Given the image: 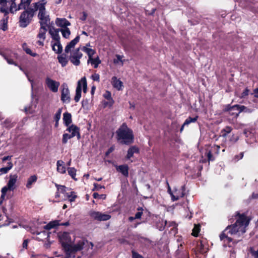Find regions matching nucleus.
Listing matches in <instances>:
<instances>
[{
    "instance_id": "f257e3e1",
    "label": "nucleus",
    "mask_w": 258,
    "mask_h": 258,
    "mask_svg": "<svg viewBox=\"0 0 258 258\" xmlns=\"http://www.w3.org/2000/svg\"><path fill=\"white\" fill-rule=\"evenodd\" d=\"M235 222L233 224L228 225L220 235L221 240L229 243L232 241L233 239L229 235H238L243 234L246 231V227L248 226L251 219L246 216L245 213L240 214L236 212L234 215Z\"/></svg>"
},
{
    "instance_id": "f03ea898",
    "label": "nucleus",
    "mask_w": 258,
    "mask_h": 258,
    "mask_svg": "<svg viewBox=\"0 0 258 258\" xmlns=\"http://www.w3.org/2000/svg\"><path fill=\"white\" fill-rule=\"evenodd\" d=\"M59 240L65 252L66 258H70L72 256L75 258V253L83 248L84 242L82 241H79L77 243L72 245L71 237L67 232H63L59 236Z\"/></svg>"
},
{
    "instance_id": "7ed1b4c3",
    "label": "nucleus",
    "mask_w": 258,
    "mask_h": 258,
    "mask_svg": "<svg viewBox=\"0 0 258 258\" xmlns=\"http://www.w3.org/2000/svg\"><path fill=\"white\" fill-rule=\"evenodd\" d=\"M116 139L120 144L130 145L133 143L134 136L133 131L126 123H123L116 131Z\"/></svg>"
},
{
    "instance_id": "20e7f679",
    "label": "nucleus",
    "mask_w": 258,
    "mask_h": 258,
    "mask_svg": "<svg viewBox=\"0 0 258 258\" xmlns=\"http://www.w3.org/2000/svg\"><path fill=\"white\" fill-rule=\"evenodd\" d=\"M46 2L45 0H41L38 2L33 3L32 6L34 7V14L38 11V18L40 26H48L50 24V17L45 9Z\"/></svg>"
},
{
    "instance_id": "39448f33",
    "label": "nucleus",
    "mask_w": 258,
    "mask_h": 258,
    "mask_svg": "<svg viewBox=\"0 0 258 258\" xmlns=\"http://www.w3.org/2000/svg\"><path fill=\"white\" fill-rule=\"evenodd\" d=\"M34 15L33 7V8H28L22 12L19 19V25L20 27H27L32 21Z\"/></svg>"
},
{
    "instance_id": "423d86ee",
    "label": "nucleus",
    "mask_w": 258,
    "mask_h": 258,
    "mask_svg": "<svg viewBox=\"0 0 258 258\" xmlns=\"http://www.w3.org/2000/svg\"><path fill=\"white\" fill-rule=\"evenodd\" d=\"M59 32H60L59 29H50L49 30V33L51 35V37L54 42L53 41L51 42V45L53 51H54L57 54H60L62 51V46L60 41V36L59 35Z\"/></svg>"
},
{
    "instance_id": "0eeeda50",
    "label": "nucleus",
    "mask_w": 258,
    "mask_h": 258,
    "mask_svg": "<svg viewBox=\"0 0 258 258\" xmlns=\"http://www.w3.org/2000/svg\"><path fill=\"white\" fill-rule=\"evenodd\" d=\"M18 176L17 174H10L9 180L7 185L4 186L1 189V199L4 200L5 199L8 191H13L16 188V183L18 180Z\"/></svg>"
},
{
    "instance_id": "6e6552de",
    "label": "nucleus",
    "mask_w": 258,
    "mask_h": 258,
    "mask_svg": "<svg viewBox=\"0 0 258 258\" xmlns=\"http://www.w3.org/2000/svg\"><path fill=\"white\" fill-rule=\"evenodd\" d=\"M80 50V47L76 48L71 53L69 57L71 62L76 66H78L80 64V59L83 56V54Z\"/></svg>"
},
{
    "instance_id": "1a4fd4ad",
    "label": "nucleus",
    "mask_w": 258,
    "mask_h": 258,
    "mask_svg": "<svg viewBox=\"0 0 258 258\" xmlns=\"http://www.w3.org/2000/svg\"><path fill=\"white\" fill-rule=\"evenodd\" d=\"M89 215L91 218L99 221H107L111 218V216L109 214L94 211H90Z\"/></svg>"
},
{
    "instance_id": "9d476101",
    "label": "nucleus",
    "mask_w": 258,
    "mask_h": 258,
    "mask_svg": "<svg viewBox=\"0 0 258 258\" xmlns=\"http://www.w3.org/2000/svg\"><path fill=\"white\" fill-rule=\"evenodd\" d=\"M239 105L236 104L231 106L230 104L226 105L223 111L225 112H228V113L233 116V117L237 118L240 114Z\"/></svg>"
},
{
    "instance_id": "9b49d317",
    "label": "nucleus",
    "mask_w": 258,
    "mask_h": 258,
    "mask_svg": "<svg viewBox=\"0 0 258 258\" xmlns=\"http://www.w3.org/2000/svg\"><path fill=\"white\" fill-rule=\"evenodd\" d=\"M61 88V100L63 103H69L71 101V97L67 84L66 83L62 84Z\"/></svg>"
},
{
    "instance_id": "f8f14e48",
    "label": "nucleus",
    "mask_w": 258,
    "mask_h": 258,
    "mask_svg": "<svg viewBox=\"0 0 258 258\" xmlns=\"http://www.w3.org/2000/svg\"><path fill=\"white\" fill-rule=\"evenodd\" d=\"M45 83L48 88L52 92L56 93L58 91V89L60 85L59 82L53 80L49 77H47L45 79Z\"/></svg>"
},
{
    "instance_id": "ddd939ff",
    "label": "nucleus",
    "mask_w": 258,
    "mask_h": 258,
    "mask_svg": "<svg viewBox=\"0 0 258 258\" xmlns=\"http://www.w3.org/2000/svg\"><path fill=\"white\" fill-rule=\"evenodd\" d=\"M185 185L181 186L179 189L174 188V196H173V199L172 201H176L180 198L183 197L185 195Z\"/></svg>"
},
{
    "instance_id": "4468645a",
    "label": "nucleus",
    "mask_w": 258,
    "mask_h": 258,
    "mask_svg": "<svg viewBox=\"0 0 258 258\" xmlns=\"http://www.w3.org/2000/svg\"><path fill=\"white\" fill-rule=\"evenodd\" d=\"M67 131L70 133H71V136L74 137H77V139L79 140L81 138V135L80 133V128L74 124H72L68 126Z\"/></svg>"
},
{
    "instance_id": "2eb2a0df",
    "label": "nucleus",
    "mask_w": 258,
    "mask_h": 258,
    "mask_svg": "<svg viewBox=\"0 0 258 258\" xmlns=\"http://www.w3.org/2000/svg\"><path fill=\"white\" fill-rule=\"evenodd\" d=\"M80 40V36L77 35L73 40L70 41L66 46L64 51L66 53H69L71 51V49L73 48L79 42Z\"/></svg>"
},
{
    "instance_id": "dca6fc26",
    "label": "nucleus",
    "mask_w": 258,
    "mask_h": 258,
    "mask_svg": "<svg viewBox=\"0 0 258 258\" xmlns=\"http://www.w3.org/2000/svg\"><path fill=\"white\" fill-rule=\"evenodd\" d=\"M56 25L62 28H67L71 25V23L66 18H57L55 20Z\"/></svg>"
},
{
    "instance_id": "f3484780",
    "label": "nucleus",
    "mask_w": 258,
    "mask_h": 258,
    "mask_svg": "<svg viewBox=\"0 0 258 258\" xmlns=\"http://www.w3.org/2000/svg\"><path fill=\"white\" fill-rule=\"evenodd\" d=\"M116 169L117 171L120 172L124 176H128V166L127 165H121L117 166Z\"/></svg>"
},
{
    "instance_id": "a211bd4d",
    "label": "nucleus",
    "mask_w": 258,
    "mask_h": 258,
    "mask_svg": "<svg viewBox=\"0 0 258 258\" xmlns=\"http://www.w3.org/2000/svg\"><path fill=\"white\" fill-rule=\"evenodd\" d=\"M197 249L201 253H206L208 250L206 242L204 240H201L198 243Z\"/></svg>"
},
{
    "instance_id": "6ab92c4d",
    "label": "nucleus",
    "mask_w": 258,
    "mask_h": 258,
    "mask_svg": "<svg viewBox=\"0 0 258 258\" xmlns=\"http://www.w3.org/2000/svg\"><path fill=\"white\" fill-rule=\"evenodd\" d=\"M112 85L114 88H116L118 90H121L122 87L123 86L122 82L117 79L116 77H113L112 78Z\"/></svg>"
},
{
    "instance_id": "aec40b11",
    "label": "nucleus",
    "mask_w": 258,
    "mask_h": 258,
    "mask_svg": "<svg viewBox=\"0 0 258 258\" xmlns=\"http://www.w3.org/2000/svg\"><path fill=\"white\" fill-rule=\"evenodd\" d=\"M63 121L64 124L66 126H69L71 125L70 124L72 123V115L70 113L66 112L63 113Z\"/></svg>"
},
{
    "instance_id": "412c9836",
    "label": "nucleus",
    "mask_w": 258,
    "mask_h": 258,
    "mask_svg": "<svg viewBox=\"0 0 258 258\" xmlns=\"http://www.w3.org/2000/svg\"><path fill=\"white\" fill-rule=\"evenodd\" d=\"M32 0H21L20 4L18 5V8L16 11L22 9L26 10L30 5Z\"/></svg>"
},
{
    "instance_id": "4be33fe9",
    "label": "nucleus",
    "mask_w": 258,
    "mask_h": 258,
    "mask_svg": "<svg viewBox=\"0 0 258 258\" xmlns=\"http://www.w3.org/2000/svg\"><path fill=\"white\" fill-rule=\"evenodd\" d=\"M139 152V149L136 146H132L127 150V153L126 155V159H130L132 158L135 153H138Z\"/></svg>"
},
{
    "instance_id": "5701e85b",
    "label": "nucleus",
    "mask_w": 258,
    "mask_h": 258,
    "mask_svg": "<svg viewBox=\"0 0 258 258\" xmlns=\"http://www.w3.org/2000/svg\"><path fill=\"white\" fill-rule=\"evenodd\" d=\"M82 93V86L80 82H78L77 86L76 89V94L74 97V100L76 102H78L81 97Z\"/></svg>"
},
{
    "instance_id": "b1692460",
    "label": "nucleus",
    "mask_w": 258,
    "mask_h": 258,
    "mask_svg": "<svg viewBox=\"0 0 258 258\" xmlns=\"http://www.w3.org/2000/svg\"><path fill=\"white\" fill-rule=\"evenodd\" d=\"M47 26H40L39 30V33L37 35V38L44 41L45 39V34L47 31L46 27Z\"/></svg>"
},
{
    "instance_id": "393cba45",
    "label": "nucleus",
    "mask_w": 258,
    "mask_h": 258,
    "mask_svg": "<svg viewBox=\"0 0 258 258\" xmlns=\"http://www.w3.org/2000/svg\"><path fill=\"white\" fill-rule=\"evenodd\" d=\"M59 225V220H54L49 222L47 225L44 226V229L47 230L57 227Z\"/></svg>"
},
{
    "instance_id": "a878e982",
    "label": "nucleus",
    "mask_w": 258,
    "mask_h": 258,
    "mask_svg": "<svg viewBox=\"0 0 258 258\" xmlns=\"http://www.w3.org/2000/svg\"><path fill=\"white\" fill-rule=\"evenodd\" d=\"M81 50L87 54L88 59H90V60H91V58L93 57V55L96 53L95 50L87 47L86 46H83L81 48Z\"/></svg>"
},
{
    "instance_id": "bb28decb",
    "label": "nucleus",
    "mask_w": 258,
    "mask_h": 258,
    "mask_svg": "<svg viewBox=\"0 0 258 258\" xmlns=\"http://www.w3.org/2000/svg\"><path fill=\"white\" fill-rule=\"evenodd\" d=\"M9 17H4L0 21V30L6 31L8 30Z\"/></svg>"
},
{
    "instance_id": "cd10ccee",
    "label": "nucleus",
    "mask_w": 258,
    "mask_h": 258,
    "mask_svg": "<svg viewBox=\"0 0 258 258\" xmlns=\"http://www.w3.org/2000/svg\"><path fill=\"white\" fill-rule=\"evenodd\" d=\"M37 179V176L36 175H31L30 176L26 184V186L27 188L30 189L32 187V185L33 183L36 182Z\"/></svg>"
},
{
    "instance_id": "c85d7f7f",
    "label": "nucleus",
    "mask_w": 258,
    "mask_h": 258,
    "mask_svg": "<svg viewBox=\"0 0 258 258\" xmlns=\"http://www.w3.org/2000/svg\"><path fill=\"white\" fill-rule=\"evenodd\" d=\"M57 59L62 67L67 66L68 60L66 54H62L60 55H58L57 56Z\"/></svg>"
},
{
    "instance_id": "c756f323",
    "label": "nucleus",
    "mask_w": 258,
    "mask_h": 258,
    "mask_svg": "<svg viewBox=\"0 0 258 258\" xmlns=\"http://www.w3.org/2000/svg\"><path fill=\"white\" fill-rule=\"evenodd\" d=\"M88 63H91L92 65H94V68H97L98 67V65L101 63V60H100L98 56L96 58L92 57L91 60L88 59Z\"/></svg>"
},
{
    "instance_id": "7c9ffc66",
    "label": "nucleus",
    "mask_w": 258,
    "mask_h": 258,
    "mask_svg": "<svg viewBox=\"0 0 258 258\" xmlns=\"http://www.w3.org/2000/svg\"><path fill=\"white\" fill-rule=\"evenodd\" d=\"M22 47L23 48V50L26 52V53L27 54L30 55L31 56L33 57H35L38 55L37 53L35 52H33L30 48H28L26 43H23Z\"/></svg>"
},
{
    "instance_id": "2f4dec72",
    "label": "nucleus",
    "mask_w": 258,
    "mask_h": 258,
    "mask_svg": "<svg viewBox=\"0 0 258 258\" xmlns=\"http://www.w3.org/2000/svg\"><path fill=\"white\" fill-rule=\"evenodd\" d=\"M60 32H61L62 36L65 38H69L71 34V31L70 29L67 27L66 28H61Z\"/></svg>"
},
{
    "instance_id": "473e14b6",
    "label": "nucleus",
    "mask_w": 258,
    "mask_h": 258,
    "mask_svg": "<svg viewBox=\"0 0 258 258\" xmlns=\"http://www.w3.org/2000/svg\"><path fill=\"white\" fill-rule=\"evenodd\" d=\"M78 82H80L81 86L82 85L83 92L86 93L87 91V83L86 78H82Z\"/></svg>"
},
{
    "instance_id": "72a5a7b5",
    "label": "nucleus",
    "mask_w": 258,
    "mask_h": 258,
    "mask_svg": "<svg viewBox=\"0 0 258 258\" xmlns=\"http://www.w3.org/2000/svg\"><path fill=\"white\" fill-rule=\"evenodd\" d=\"M232 131L231 127L229 126H226L225 128L221 131V136L223 137H226L228 134H229Z\"/></svg>"
},
{
    "instance_id": "f704fd0d",
    "label": "nucleus",
    "mask_w": 258,
    "mask_h": 258,
    "mask_svg": "<svg viewBox=\"0 0 258 258\" xmlns=\"http://www.w3.org/2000/svg\"><path fill=\"white\" fill-rule=\"evenodd\" d=\"M198 117V116H196L194 117H191L190 116L188 117L184 121L183 123V125H188L190 123L196 122Z\"/></svg>"
},
{
    "instance_id": "c9c22d12",
    "label": "nucleus",
    "mask_w": 258,
    "mask_h": 258,
    "mask_svg": "<svg viewBox=\"0 0 258 258\" xmlns=\"http://www.w3.org/2000/svg\"><path fill=\"white\" fill-rule=\"evenodd\" d=\"M239 109L240 113L241 112H245L247 113H251L253 111V109L248 108L244 105H239Z\"/></svg>"
},
{
    "instance_id": "e433bc0d",
    "label": "nucleus",
    "mask_w": 258,
    "mask_h": 258,
    "mask_svg": "<svg viewBox=\"0 0 258 258\" xmlns=\"http://www.w3.org/2000/svg\"><path fill=\"white\" fill-rule=\"evenodd\" d=\"M176 255L177 258H189L188 255L186 251L181 253L179 248L176 251Z\"/></svg>"
},
{
    "instance_id": "4c0bfd02",
    "label": "nucleus",
    "mask_w": 258,
    "mask_h": 258,
    "mask_svg": "<svg viewBox=\"0 0 258 258\" xmlns=\"http://www.w3.org/2000/svg\"><path fill=\"white\" fill-rule=\"evenodd\" d=\"M76 171V169L74 167H70L68 169V174L75 180H77V179L75 178Z\"/></svg>"
},
{
    "instance_id": "58836bf2",
    "label": "nucleus",
    "mask_w": 258,
    "mask_h": 258,
    "mask_svg": "<svg viewBox=\"0 0 258 258\" xmlns=\"http://www.w3.org/2000/svg\"><path fill=\"white\" fill-rule=\"evenodd\" d=\"M55 186L57 187V189L58 191H60L66 196V193H67V190L68 188L64 185H60L57 184H55Z\"/></svg>"
},
{
    "instance_id": "ea45409f",
    "label": "nucleus",
    "mask_w": 258,
    "mask_h": 258,
    "mask_svg": "<svg viewBox=\"0 0 258 258\" xmlns=\"http://www.w3.org/2000/svg\"><path fill=\"white\" fill-rule=\"evenodd\" d=\"M200 231V225H195L194 228L192 229V235L195 237H197Z\"/></svg>"
},
{
    "instance_id": "a19ab883",
    "label": "nucleus",
    "mask_w": 258,
    "mask_h": 258,
    "mask_svg": "<svg viewBox=\"0 0 258 258\" xmlns=\"http://www.w3.org/2000/svg\"><path fill=\"white\" fill-rule=\"evenodd\" d=\"M72 138H73V137L71 136V134L70 135L67 133L63 134L62 135V144H66L68 142V140L69 139H71Z\"/></svg>"
},
{
    "instance_id": "79ce46f5",
    "label": "nucleus",
    "mask_w": 258,
    "mask_h": 258,
    "mask_svg": "<svg viewBox=\"0 0 258 258\" xmlns=\"http://www.w3.org/2000/svg\"><path fill=\"white\" fill-rule=\"evenodd\" d=\"M3 126L5 128H10L14 126V124L10 120L6 119L3 123Z\"/></svg>"
},
{
    "instance_id": "37998d69",
    "label": "nucleus",
    "mask_w": 258,
    "mask_h": 258,
    "mask_svg": "<svg viewBox=\"0 0 258 258\" xmlns=\"http://www.w3.org/2000/svg\"><path fill=\"white\" fill-rule=\"evenodd\" d=\"M66 196L69 199V200L71 202H74L77 198V196L74 191H71L70 193H66Z\"/></svg>"
},
{
    "instance_id": "c03bdc74",
    "label": "nucleus",
    "mask_w": 258,
    "mask_h": 258,
    "mask_svg": "<svg viewBox=\"0 0 258 258\" xmlns=\"http://www.w3.org/2000/svg\"><path fill=\"white\" fill-rule=\"evenodd\" d=\"M1 54L2 55V56L4 57V58L6 60L9 64L17 66V64L15 63L12 58L9 57L8 56L4 54L1 53Z\"/></svg>"
},
{
    "instance_id": "a18cd8bd",
    "label": "nucleus",
    "mask_w": 258,
    "mask_h": 258,
    "mask_svg": "<svg viewBox=\"0 0 258 258\" xmlns=\"http://www.w3.org/2000/svg\"><path fill=\"white\" fill-rule=\"evenodd\" d=\"M62 112V109L59 108L54 116V121H59L61 117V114Z\"/></svg>"
},
{
    "instance_id": "49530a36",
    "label": "nucleus",
    "mask_w": 258,
    "mask_h": 258,
    "mask_svg": "<svg viewBox=\"0 0 258 258\" xmlns=\"http://www.w3.org/2000/svg\"><path fill=\"white\" fill-rule=\"evenodd\" d=\"M206 154L207 155L209 161H213L215 160V158L213 157L212 155V152L211 150H207Z\"/></svg>"
},
{
    "instance_id": "de8ad7c7",
    "label": "nucleus",
    "mask_w": 258,
    "mask_h": 258,
    "mask_svg": "<svg viewBox=\"0 0 258 258\" xmlns=\"http://www.w3.org/2000/svg\"><path fill=\"white\" fill-rule=\"evenodd\" d=\"M132 258H144L141 254L136 251L135 250H132Z\"/></svg>"
},
{
    "instance_id": "09e8293b",
    "label": "nucleus",
    "mask_w": 258,
    "mask_h": 258,
    "mask_svg": "<svg viewBox=\"0 0 258 258\" xmlns=\"http://www.w3.org/2000/svg\"><path fill=\"white\" fill-rule=\"evenodd\" d=\"M138 210L139 212L136 213L135 218H136L137 219H140L142 217V215H143V208H138Z\"/></svg>"
},
{
    "instance_id": "8fccbe9b",
    "label": "nucleus",
    "mask_w": 258,
    "mask_h": 258,
    "mask_svg": "<svg viewBox=\"0 0 258 258\" xmlns=\"http://www.w3.org/2000/svg\"><path fill=\"white\" fill-rule=\"evenodd\" d=\"M166 184H167V187H168L167 191H168V194H170V195L171 197L172 201H173V196H174V190L173 191V192L171 190V187H170L169 184L167 180H166Z\"/></svg>"
},
{
    "instance_id": "3c124183",
    "label": "nucleus",
    "mask_w": 258,
    "mask_h": 258,
    "mask_svg": "<svg viewBox=\"0 0 258 258\" xmlns=\"http://www.w3.org/2000/svg\"><path fill=\"white\" fill-rule=\"evenodd\" d=\"M94 188L93 190H100L102 188H104L105 187L103 185H101L97 183H94Z\"/></svg>"
},
{
    "instance_id": "603ef678",
    "label": "nucleus",
    "mask_w": 258,
    "mask_h": 258,
    "mask_svg": "<svg viewBox=\"0 0 258 258\" xmlns=\"http://www.w3.org/2000/svg\"><path fill=\"white\" fill-rule=\"evenodd\" d=\"M107 100V101L104 102V107L108 106L109 107H111L114 103V100L113 99H110Z\"/></svg>"
},
{
    "instance_id": "864d4df0",
    "label": "nucleus",
    "mask_w": 258,
    "mask_h": 258,
    "mask_svg": "<svg viewBox=\"0 0 258 258\" xmlns=\"http://www.w3.org/2000/svg\"><path fill=\"white\" fill-rule=\"evenodd\" d=\"M93 197L94 199H105L106 196L105 195H99L97 192H94L93 194Z\"/></svg>"
},
{
    "instance_id": "5fc2aeb1",
    "label": "nucleus",
    "mask_w": 258,
    "mask_h": 258,
    "mask_svg": "<svg viewBox=\"0 0 258 258\" xmlns=\"http://www.w3.org/2000/svg\"><path fill=\"white\" fill-rule=\"evenodd\" d=\"M239 139V137L237 136L233 135L230 138L229 141L232 144L236 143Z\"/></svg>"
},
{
    "instance_id": "6e6d98bb",
    "label": "nucleus",
    "mask_w": 258,
    "mask_h": 258,
    "mask_svg": "<svg viewBox=\"0 0 258 258\" xmlns=\"http://www.w3.org/2000/svg\"><path fill=\"white\" fill-rule=\"evenodd\" d=\"M91 79L94 81L99 82L100 76L98 74L95 73L91 76Z\"/></svg>"
},
{
    "instance_id": "4d7b16f0",
    "label": "nucleus",
    "mask_w": 258,
    "mask_h": 258,
    "mask_svg": "<svg viewBox=\"0 0 258 258\" xmlns=\"http://www.w3.org/2000/svg\"><path fill=\"white\" fill-rule=\"evenodd\" d=\"M249 89L248 88H245V90L243 91V92L241 93L240 97L241 98H244L245 97H246L249 93Z\"/></svg>"
},
{
    "instance_id": "13d9d810",
    "label": "nucleus",
    "mask_w": 258,
    "mask_h": 258,
    "mask_svg": "<svg viewBox=\"0 0 258 258\" xmlns=\"http://www.w3.org/2000/svg\"><path fill=\"white\" fill-rule=\"evenodd\" d=\"M57 170L60 173L63 174L66 173V167L64 165H62L61 166L57 167Z\"/></svg>"
},
{
    "instance_id": "bf43d9fd",
    "label": "nucleus",
    "mask_w": 258,
    "mask_h": 258,
    "mask_svg": "<svg viewBox=\"0 0 258 258\" xmlns=\"http://www.w3.org/2000/svg\"><path fill=\"white\" fill-rule=\"evenodd\" d=\"M104 97L107 100L113 99L111 97V93L109 91H106V92L103 95Z\"/></svg>"
},
{
    "instance_id": "052dcab7",
    "label": "nucleus",
    "mask_w": 258,
    "mask_h": 258,
    "mask_svg": "<svg viewBox=\"0 0 258 258\" xmlns=\"http://www.w3.org/2000/svg\"><path fill=\"white\" fill-rule=\"evenodd\" d=\"M0 12L4 14V17H9V11L7 9L3 8H0Z\"/></svg>"
},
{
    "instance_id": "680f3d73",
    "label": "nucleus",
    "mask_w": 258,
    "mask_h": 258,
    "mask_svg": "<svg viewBox=\"0 0 258 258\" xmlns=\"http://www.w3.org/2000/svg\"><path fill=\"white\" fill-rule=\"evenodd\" d=\"M116 59L114 60V63H117L119 61L121 62V64H123V61L122 60V56L119 55H116Z\"/></svg>"
},
{
    "instance_id": "e2e57ef3",
    "label": "nucleus",
    "mask_w": 258,
    "mask_h": 258,
    "mask_svg": "<svg viewBox=\"0 0 258 258\" xmlns=\"http://www.w3.org/2000/svg\"><path fill=\"white\" fill-rule=\"evenodd\" d=\"M166 224V221H164L163 220H161V226H158L159 229L160 231H162L164 230V227Z\"/></svg>"
},
{
    "instance_id": "0e129e2a",
    "label": "nucleus",
    "mask_w": 258,
    "mask_h": 258,
    "mask_svg": "<svg viewBox=\"0 0 258 258\" xmlns=\"http://www.w3.org/2000/svg\"><path fill=\"white\" fill-rule=\"evenodd\" d=\"M115 149V147L114 146H112L110 147L108 150L105 153V155L106 156H108L111 153H112Z\"/></svg>"
},
{
    "instance_id": "69168bd1",
    "label": "nucleus",
    "mask_w": 258,
    "mask_h": 258,
    "mask_svg": "<svg viewBox=\"0 0 258 258\" xmlns=\"http://www.w3.org/2000/svg\"><path fill=\"white\" fill-rule=\"evenodd\" d=\"M11 5L10 6V11L11 13H13V9H16V10L17 9H16L17 5H16V4L15 3V1L11 2Z\"/></svg>"
},
{
    "instance_id": "338daca9",
    "label": "nucleus",
    "mask_w": 258,
    "mask_h": 258,
    "mask_svg": "<svg viewBox=\"0 0 258 258\" xmlns=\"http://www.w3.org/2000/svg\"><path fill=\"white\" fill-rule=\"evenodd\" d=\"M9 171V169L7 167H3L0 169V172H2V174H6Z\"/></svg>"
},
{
    "instance_id": "774afa93",
    "label": "nucleus",
    "mask_w": 258,
    "mask_h": 258,
    "mask_svg": "<svg viewBox=\"0 0 258 258\" xmlns=\"http://www.w3.org/2000/svg\"><path fill=\"white\" fill-rule=\"evenodd\" d=\"M39 234H42L44 236H46V238L49 237V233L46 232L45 231H43L42 232L37 233V235Z\"/></svg>"
}]
</instances>
